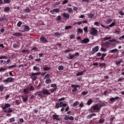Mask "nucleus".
<instances>
[{
	"label": "nucleus",
	"mask_w": 124,
	"mask_h": 124,
	"mask_svg": "<svg viewBox=\"0 0 124 124\" xmlns=\"http://www.w3.org/2000/svg\"><path fill=\"white\" fill-rule=\"evenodd\" d=\"M11 105L8 103H5L4 105H2L1 108L3 110L4 113H12L13 112V109L11 108ZM7 108H9L7 109Z\"/></svg>",
	"instance_id": "obj_1"
},
{
	"label": "nucleus",
	"mask_w": 124,
	"mask_h": 124,
	"mask_svg": "<svg viewBox=\"0 0 124 124\" xmlns=\"http://www.w3.org/2000/svg\"><path fill=\"white\" fill-rule=\"evenodd\" d=\"M101 110L99 104H95L91 107V112L92 113H98Z\"/></svg>",
	"instance_id": "obj_2"
},
{
	"label": "nucleus",
	"mask_w": 124,
	"mask_h": 124,
	"mask_svg": "<svg viewBox=\"0 0 124 124\" xmlns=\"http://www.w3.org/2000/svg\"><path fill=\"white\" fill-rule=\"evenodd\" d=\"M40 74H41V72H38L36 73H32L31 75V77L32 80H33V81H36V79H37V77H36L35 76L36 75H40Z\"/></svg>",
	"instance_id": "obj_3"
},
{
	"label": "nucleus",
	"mask_w": 124,
	"mask_h": 124,
	"mask_svg": "<svg viewBox=\"0 0 124 124\" xmlns=\"http://www.w3.org/2000/svg\"><path fill=\"white\" fill-rule=\"evenodd\" d=\"M90 33L92 35H97V33H98V31L97 30L95 29L94 28H92L90 30Z\"/></svg>",
	"instance_id": "obj_4"
},
{
	"label": "nucleus",
	"mask_w": 124,
	"mask_h": 124,
	"mask_svg": "<svg viewBox=\"0 0 124 124\" xmlns=\"http://www.w3.org/2000/svg\"><path fill=\"white\" fill-rule=\"evenodd\" d=\"M67 106V104L66 103H63V102H60L59 103L60 107H62L61 109V112H63L64 111L65 109L64 107H66Z\"/></svg>",
	"instance_id": "obj_5"
},
{
	"label": "nucleus",
	"mask_w": 124,
	"mask_h": 124,
	"mask_svg": "<svg viewBox=\"0 0 124 124\" xmlns=\"http://www.w3.org/2000/svg\"><path fill=\"white\" fill-rule=\"evenodd\" d=\"M71 87L74 88L72 90V93H76L77 91H78V89L77 88H80V86L79 85H74V84H72L71 85Z\"/></svg>",
	"instance_id": "obj_6"
},
{
	"label": "nucleus",
	"mask_w": 124,
	"mask_h": 124,
	"mask_svg": "<svg viewBox=\"0 0 124 124\" xmlns=\"http://www.w3.org/2000/svg\"><path fill=\"white\" fill-rule=\"evenodd\" d=\"M98 50H99V47L98 46H95L92 49V51H91L92 55H93V54H95L96 52H98Z\"/></svg>",
	"instance_id": "obj_7"
},
{
	"label": "nucleus",
	"mask_w": 124,
	"mask_h": 124,
	"mask_svg": "<svg viewBox=\"0 0 124 124\" xmlns=\"http://www.w3.org/2000/svg\"><path fill=\"white\" fill-rule=\"evenodd\" d=\"M79 54L78 52H77L75 54V55H72L70 53L68 54L69 60H72V59L74 58L75 57H77L79 56Z\"/></svg>",
	"instance_id": "obj_8"
},
{
	"label": "nucleus",
	"mask_w": 124,
	"mask_h": 124,
	"mask_svg": "<svg viewBox=\"0 0 124 124\" xmlns=\"http://www.w3.org/2000/svg\"><path fill=\"white\" fill-rule=\"evenodd\" d=\"M13 81H14V78H8L4 80L3 82V83H6V84H7V83H11L13 82Z\"/></svg>",
	"instance_id": "obj_9"
},
{
	"label": "nucleus",
	"mask_w": 124,
	"mask_h": 124,
	"mask_svg": "<svg viewBox=\"0 0 124 124\" xmlns=\"http://www.w3.org/2000/svg\"><path fill=\"white\" fill-rule=\"evenodd\" d=\"M42 93L44 95H51V93L48 91L47 89L43 90Z\"/></svg>",
	"instance_id": "obj_10"
},
{
	"label": "nucleus",
	"mask_w": 124,
	"mask_h": 124,
	"mask_svg": "<svg viewBox=\"0 0 124 124\" xmlns=\"http://www.w3.org/2000/svg\"><path fill=\"white\" fill-rule=\"evenodd\" d=\"M89 42H90V39L88 38H86L80 41V43L82 44H88Z\"/></svg>",
	"instance_id": "obj_11"
},
{
	"label": "nucleus",
	"mask_w": 124,
	"mask_h": 124,
	"mask_svg": "<svg viewBox=\"0 0 124 124\" xmlns=\"http://www.w3.org/2000/svg\"><path fill=\"white\" fill-rule=\"evenodd\" d=\"M64 120L65 121H68V120H70V121H74V117L73 116H66L64 118Z\"/></svg>",
	"instance_id": "obj_12"
},
{
	"label": "nucleus",
	"mask_w": 124,
	"mask_h": 124,
	"mask_svg": "<svg viewBox=\"0 0 124 124\" xmlns=\"http://www.w3.org/2000/svg\"><path fill=\"white\" fill-rule=\"evenodd\" d=\"M29 98V95L25 94L24 95L21 96V98L23 100V102L28 101V98Z\"/></svg>",
	"instance_id": "obj_13"
},
{
	"label": "nucleus",
	"mask_w": 124,
	"mask_h": 124,
	"mask_svg": "<svg viewBox=\"0 0 124 124\" xmlns=\"http://www.w3.org/2000/svg\"><path fill=\"white\" fill-rule=\"evenodd\" d=\"M40 41H41V42H43V43H48V40H47V39H46V38H45V37L42 36L40 37Z\"/></svg>",
	"instance_id": "obj_14"
},
{
	"label": "nucleus",
	"mask_w": 124,
	"mask_h": 124,
	"mask_svg": "<svg viewBox=\"0 0 124 124\" xmlns=\"http://www.w3.org/2000/svg\"><path fill=\"white\" fill-rule=\"evenodd\" d=\"M111 45V43L109 42H106L103 43V45L105 46L106 47V48H109L110 47V45Z\"/></svg>",
	"instance_id": "obj_15"
},
{
	"label": "nucleus",
	"mask_w": 124,
	"mask_h": 124,
	"mask_svg": "<svg viewBox=\"0 0 124 124\" xmlns=\"http://www.w3.org/2000/svg\"><path fill=\"white\" fill-rule=\"evenodd\" d=\"M30 31V26L28 25H25L24 30H22V32H25V31Z\"/></svg>",
	"instance_id": "obj_16"
},
{
	"label": "nucleus",
	"mask_w": 124,
	"mask_h": 124,
	"mask_svg": "<svg viewBox=\"0 0 124 124\" xmlns=\"http://www.w3.org/2000/svg\"><path fill=\"white\" fill-rule=\"evenodd\" d=\"M60 10L59 8L54 9L53 10L50 11V13H51V14H54L55 13H59Z\"/></svg>",
	"instance_id": "obj_17"
},
{
	"label": "nucleus",
	"mask_w": 124,
	"mask_h": 124,
	"mask_svg": "<svg viewBox=\"0 0 124 124\" xmlns=\"http://www.w3.org/2000/svg\"><path fill=\"white\" fill-rule=\"evenodd\" d=\"M63 17L66 19V20H67L68 18H69V14L68 13H63Z\"/></svg>",
	"instance_id": "obj_18"
},
{
	"label": "nucleus",
	"mask_w": 124,
	"mask_h": 124,
	"mask_svg": "<svg viewBox=\"0 0 124 124\" xmlns=\"http://www.w3.org/2000/svg\"><path fill=\"white\" fill-rule=\"evenodd\" d=\"M119 98H120V97L119 96H116L114 98L112 97V98H110L109 100L110 101H111V102H114V101H115V100H118V99H119Z\"/></svg>",
	"instance_id": "obj_19"
},
{
	"label": "nucleus",
	"mask_w": 124,
	"mask_h": 124,
	"mask_svg": "<svg viewBox=\"0 0 124 124\" xmlns=\"http://www.w3.org/2000/svg\"><path fill=\"white\" fill-rule=\"evenodd\" d=\"M118 51L119 50H118V49L115 48V49H111V50H109L108 51V53L109 54H112L113 53H118Z\"/></svg>",
	"instance_id": "obj_20"
},
{
	"label": "nucleus",
	"mask_w": 124,
	"mask_h": 124,
	"mask_svg": "<svg viewBox=\"0 0 124 124\" xmlns=\"http://www.w3.org/2000/svg\"><path fill=\"white\" fill-rule=\"evenodd\" d=\"M23 93L25 94H28V93H30V90L29 88H25L23 89Z\"/></svg>",
	"instance_id": "obj_21"
},
{
	"label": "nucleus",
	"mask_w": 124,
	"mask_h": 124,
	"mask_svg": "<svg viewBox=\"0 0 124 124\" xmlns=\"http://www.w3.org/2000/svg\"><path fill=\"white\" fill-rule=\"evenodd\" d=\"M52 118L53 120H56V121H60V119L59 118V115L54 114L52 116Z\"/></svg>",
	"instance_id": "obj_22"
},
{
	"label": "nucleus",
	"mask_w": 124,
	"mask_h": 124,
	"mask_svg": "<svg viewBox=\"0 0 124 124\" xmlns=\"http://www.w3.org/2000/svg\"><path fill=\"white\" fill-rule=\"evenodd\" d=\"M42 93H43L41 91H39L35 93V95H38V96L42 97L43 95Z\"/></svg>",
	"instance_id": "obj_23"
},
{
	"label": "nucleus",
	"mask_w": 124,
	"mask_h": 124,
	"mask_svg": "<svg viewBox=\"0 0 124 124\" xmlns=\"http://www.w3.org/2000/svg\"><path fill=\"white\" fill-rule=\"evenodd\" d=\"M13 35L14 36H22V34L20 32H16L13 34Z\"/></svg>",
	"instance_id": "obj_24"
},
{
	"label": "nucleus",
	"mask_w": 124,
	"mask_h": 124,
	"mask_svg": "<svg viewBox=\"0 0 124 124\" xmlns=\"http://www.w3.org/2000/svg\"><path fill=\"white\" fill-rule=\"evenodd\" d=\"M84 72H86V70H84L83 71L78 72L76 76H80V75H83V74H84Z\"/></svg>",
	"instance_id": "obj_25"
},
{
	"label": "nucleus",
	"mask_w": 124,
	"mask_h": 124,
	"mask_svg": "<svg viewBox=\"0 0 124 124\" xmlns=\"http://www.w3.org/2000/svg\"><path fill=\"white\" fill-rule=\"evenodd\" d=\"M50 70H51V67H45L43 68L44 71H49Z\"/></svg>",
	"instance_id": "obj_26"
},
{
	"label": "nucleus",
	"mask_w": 124,
	"mask_h": 124,
	"mask_svg": "<svg viewBox=\"0 0 124 124\" xmlns=\"http://www.w3.org/2000/svg\"><path fill=\"white\" fill-rule=\"evenodd\" d=\"M112 21H113V20H112L111 18H108V19H107V24L108 25H109V24H111V23H112Z\"/></svg>",
	"instance_id": "obj_27"
},
{
	"label": "nucleus",
	"mask_w": 124,
	"mask_h": 124,
	"mask_svg": "<svg viewBox=\"0 0 124 124\" xmlns=\"http://www.w3.org/2000/svg\"><path fill=\"white\" fill-rule=\"evenodd\" d=\"M106 56H107V54L105 53L102 54V57L100 58V60L101 61H104V57H106Z\"/></svg>",
	"instance_id": "obj_28"
},
{
	"label": "nucleus",
	"mask_w": 124,
	"mask_h": 124,
	"mask_svg": "<svg viewBox=\"0 0 124 124\" xmlns=\"http://www.w3.org/2000/svg\"><path fill=\"white\" fill-rule=\"evenodd\" d=\"M51 82H52V80L50 78L47 79L45 81V83L46 84H50Z\"/></svg>",
	"instance_id": "obj_29"
},
{
	"label": "nucleus",
	"mask_w": 124,
	"mask_h": 124,
	"mask_svg": "<svg viewBox=\"0 0 124 124\" xmlns=\"http://www.w3.org/2000/svg\"><path fill=\"white\" fill-rule=\"evenodd\" d=\"M3 90H4V86L3 84H1L0 85V92H3Z\"/></svg>",
	"instance_id": "obj_30"
},
{
	"label": "nucleus",
	"mask_w": 124,
	"mask_h": 124,
	"mask_svg": "<svg viewBox=\"0 0 124 124\" xmlns=\"http://www.w3.org/2000/svg\"><path fill=\"white\" fill-rule=\"evenodd\" d=\"M24 12H25V13H30L31 10H30L29 8H27L24 10Z\"/></svg>",
	"instance_id": "obj_31"
},
{
	"label": "nucleus",
	"mask_w": 124,
	"mask_h": 124,
	"mask_svg": "<svg viewBox=\"0 0 124 124\" xmlns=\"http://www.w3.org/2000/svg\"><path fill=\"white\" fill-rule=\"evenodd\" d=\"M33 68L34 70H36V71H40V68H39L36 66H34Z\"/></svg>",
	"instance_id": "obj_32"
},
{
	"label": "nucleus",
	"mask_w": 124,
	"mask_h": 124,
	"mask_svg": "<svg viewBox=\"0 0 124 124\" xmlns=\"http://www.w3.org/2000/svg\"><path fill=\"white\" fill-rule=\"evenodd\" d=\"M93 116H96V114L95 113H92L91 114H90L88 116V118L89 119H91V118H93Z\"/></svg>",
	"instance_id": "obj_33"
},
{
	"label": "nucleus",
	"mask_w": 124,
	"mask_h": 124,
	"mask_svg": "<svg viewBox=\"0 0 124 124\" xmlns=\"http://www.w3.org/2000/svg\"><path fill=\"white\" fill-rule=\"evenodd\" d=\"M10 10L9 7H6L4 9V12H8Z\"/></svg>",
	"instance_id": "obj_34"
},
{
	"label": "nucleus",
	"mask_w": 124,
	"mask_h": 124,
	"mask_svg": "<svg viewBox=\"0 0 124 124\" xmlns=\"http://www.w3.org/2000/svg\"><path fill=\"white\" fill-rule=\"evenodd\" d=\"M99 66H100V67H105V66H106V63H100L99 64Z\"/></svg>",
	"instance_id": "obj_35"
},
{
	"label": "nucleus",
	"mask_w": 124,
	"mask_h": 124,
	"mask_svg": "<svg viewBox=\"0 0 124 124\" xmlns=\"http://www.w3.org/2000/svg\"><path fill=\"white\" fill-rule=\"evenodd\" d=\"M79 102L78 101H76V102H75L74 103V104H73V106L74 107H76V106H78V105H79Z\"/></svg>",
	"instance_id": "obj_36"
},
{
	"label": "nucleus",
	"mask_w": 124,
	"mask_h": 124,
	"mask_svg": "<svg viewBox=\"0 0 124 124\" xmlns=\"http://www.w3.org/2000/svg\"><path fill=\"white\" fill-rule=\"evenodd\" d=\"M93 103V100L92 99H90L87 102V105H91Z\"/></svg>",
	"instance_id": "obj_37"
},
{
	"label": "nucleus",
	"mask_w": 124,
	"mask_h": 124,
	"mask_svg": "<svg viewBox=\"0 0 124 124\" xmlns=\"http://www.w3.org/2000/svg\"><path fill=\"white\" fill-rule=\"evenodd\" d=\"M56 91H57L56 88H52L49 90V92H50L51 93H54V92H56Z\"/></svg>",
	"instance_id": "obj_38"
},
{
	"label": "nucleus",
	"mask_w": 124,
	"mask_h": 124,
	"mask_svg": "<svg viewBox=\"0 0 124 124\" xmlns=\"http://www.w3.org/2000/svg\"><path fill=\"white\" fill-rule=\"evenodd\" d=\"M44 79H50V74H47L44 78Z\"/></svg>",
	"instance_id": "obj_39"
},
{
	"label": "nucleus",
	"mask_w": 124,
	"mask_h": 124,
	"mask_svg": "<svg viewBox=\"0 0 124 124\" xmlns=\"http://www.w3.org/2000/svg\"><path fill=\"white\" fill-rule=\"evenodd\" d=\"M66 9L67 10H68V12H69V13H71V12L73 11V10L71 8L68 7Z\"/></svg>",
	"instance_id": "obj_40"
},
{
	"label": "nucleus",
	"mask_w": 124,
	"mask_h": 124,
	"mask_svg": "<svg viewBox=\"0 0 124 124\" xmlns=\"http://www.w3.org/2000/svg\"><path fill=\"white\" fill-rule=\"evenodd\" d=\"M88 18H93L94 17V15L93 14H90L88 15Z\"/></svg>",
	"instance_id": "obj_41"
},
{
	"label": "nucleus",
	"mask_w": 124,
	"mask_h": 124,
	"mask_svg": "<svg viewBox=\"0 0 124 124\" xmlns=\"http://www.w3.org/2000/svg\"><path fill=\"white\" fill-rule=\"evenodd\" d=\"M22 24H23V22H22V21H19L17 23V27H19V28H20L21 27V26H22Z\"/></svg>",
	"instance_id": "obj_42"
},
{
	"label": "nucleus",
	"mask_w": 124,
	"mask_h": 124,
	"mask_svg": "<svg viewBox=\"0 0 124 124\" xmlns=\"http://www.w3.org/2000/svg\"><path fill=\"white\" fill-rule=\"evenodd\" d=\"M109 39H112L111 37H106L104 38V41H106V40H109Z\"/></svg>",
	"instance_id": "obj_43"
},
{
	"label": "nucleus",
	"mask_w": 124,
	"mask_h": 124,
	"mask_svg": "<svg viewBox=\"0 0 124 124\" xmlns=\"http://www.w3.org/2000/svg\"><path fill=\"white\" fill-rule=\"evenodd\" d=\"M51 88H54V89H57V84H52L50 85Z\"/></svg>",
	"instance_id": "obj_44"
},
{
	"label": "nucleus",
	"mask_w": 124,
	"mask_h": 124,
	"mask_svg": "<svg viewBox=\"0 0 124 124\" xmlns=\"http://www.w3.org/2000/svg\"><path fill=\"white\" fill-rule=\"evenodd\" d=\"M3 59H5V60H6V59H7V57L5 55L0 56V60H2Z\"/></svg>",
	"instance_id": "obj_45"
},
{
	"label": "nucleus",
	"mask_w": 124,
	"mask_h": 124,
	"mask_svg": "<svg viewBox=\"0 0 124 124\" xmlns=\"http://www.w3.org/2000/svg\"><path fill=\"white\" fill-rule=\"evenodd\" d=\"M5 3H10V0H4L3 4H5Z\"/></svg>",
	"instance_id": "obj_46"
},
{
	"label": "nucleus",
	"mask_w": 124,
	"mask_h": 124,
	"mask_svg": "<svg viewBox=\"0 0 124 124\" xmlns=\"http://www.w3.org/2000/svg\"><path fill=\"white\" fill-rule=\"evenodd\" d=\"M14 122H15V118L13 117V118H11L9 119V122L10 123H13Z\"/></svg>",
	"instance_id": "obj_47"
},
{
	"label": "nucleus",
	"mask_w": 124,
	"mask_h": 124,
	"mask_svg": "<svg viewBox=\"0 0 124 124\" xmlns=\"http://www.w3.org/2000/svg\"><path fill=\"white\" fill-rule=\"evenodd\" d=\"M58 70H63V66H62V65H59L58 66Z\"/></svg>",
	"instance_id": "obj_48"
},
{
	"label": "nucleus",
	"mask_w": 124,
	"mask_h": 124,
	"mask_svg": "<svg viewBox=\"0 0 124 124\" xmlns=\"http://www.w3.org/2000/svg\"><path fill=\"white\" fill-rule=\"evenodd\" d=\"M78 33H83V29H78Z\"/></svg>",
	"instance_id": "obj_49"
},
{
	"label": "nucleus",
	"mask_w": 124,
	"mask_h": 124,
	"mask_svg": "<svg viewBox=\"0 0 124 124\" xmlns=\"http://www.w3.org/2000/svg\"><path fill=\"white\" fill-rule=\"evenodd\" d=\"M32 91H34V87L31 85L30 86L29 91L31 92Z\"/></svg>",
	"instance_id": "obj_50"
},
{
	"label": "nucleus",
	"mask_w": 124,
	"mask_h": 124,
	"mask_svg": "<svg viewBox=\"0 0 124 124\" xmlns=\"http://www.w3.org/2000/svg\"><path fill=\"white\" fill-rule=\"evenodd\" d=\"M71 28H72L71 26H67L65 27V30L67 31V30H69V29H71Z\"/></svg>",
	"instance_id": "obj_51"
},
{
	"label": "nucleus",
	"mask_w": 124,
	"mask_h": 124,
	"mask_svg": "<svg viewBox=\"0 0 124 124\" xmlns=\"http://www.w3.org/2000/svg\"><path fill=\"white\" fill-rule=\"evenodd\" d=\"M115 25H116V23H115V22H112L111 24H110L108 27H109V28H112L113 27H114V26H115Z\"/></svg>",
	"instance_id": "obj_52"
},
{
	"label": "nucleus",
	"mask_w": 124,
	"mask_h": 124,
	"mask_svg": "<svg viewBox=\"0 0 124 124\" xmlns=\"http://www.w3.org/2000/svg\"><path fill=\"white\" fill-rule=\"evenodd\" d=\"M54 35L56 37H58V36H61V33H59V32H55L54 33Z\"/></svg>",
	"instance_id": "obj_53"
},
{
	"label": "nucleus",
	"mask_w": 124,
	"mask_h": 124,
	"mask_svg": "<svg viewBox=\"0 0 124 124\" xmlns=\"http://www.w3.org/2000/svg\"><path fill=\"white\" fill-rule=\"evenodd\" d=\"M109 42H118L117 41V39H113L112 40H109Z\"/></svg>",
	"instance_id": "obj_54"
},
{
	"label": "nucleus",
	"mask_w": 124,
	"mask_h": 124,
	"mask_svg": "<svg viewBox=\"0 0 124 124\" xmlns=\"http://www.w3.org/2000/svg\"><path fill=\"white\" fill-rule=\"evenodd\" d=\"M81 94L82 95H86L88 94V91L83 92L81 93Z\"/></svg>",
	"instance_id": "obj_55"
},
{
	"label": "nucleus",
	"mask_w": 124,
	"mask_h": 124,
	"mask_svg": "<svg viewBox=\"0 0 124 124\" xmlns=\"http://www.w3.org/2000/svg\"><path fill=\"white\" fill-rule=\"evenodd\" d=\"M75 37V35L74 34H72V35H70L69 38L70 39H73Z\"/></svg>",
	"instance_id": "obj_56"
},
{
	"label": "nucleus",
	"mask_w": 124,
	"mask_h": 124,
	"mask_svg": "<svg viewBox=\"0 0 124 124\" xmlns=\"http://www.w3.org/2000/svg\"><path fill=\"white\" fill-rule=\"evenodd\" d=\"M99 106H100V109H101V108L104 107V106H106V104H105V103H102L101 104L99 105Z\"/></svg>",
	"instance_id": "obj_57"
},
{
	"label": "nucleus",
	"mask_w": 124,
	"mask_h": 124,
	"mask_svg": "<svg viewBox=\"0 0 124 124\" xmlns=\"http://www.w3.org/2000/svg\"><path fill=\"white\" fill-rule=\"evenodd\" d=\"M60 107V105L59 104V103H57L56 105H55V108H56V109H59V108Z\"/></svg>",
	"instance_id": "obj_58"
},
{
	"label": "nucleus",
	"mask_w": 124,
	"mask_h": 124,
	"mask_svg": "<svg viewBox=\"0 0 124 124\" xmlns=\"http://www.w3.org/2000/svg\"><path fill=\"white\" fill-rule=\"evenodd\" d=\"M101 51H102V52H106L107 51V49L103 47H101Z\"/></svg>",
	"instance_id": "obj_59"
},
{
	"label": "nucleus",
	"mask_w": 124,
	"mask_h": 124,
	"mask_svg": "<svg viewBox=\"0 0 124 124\" xmlns=\"http://www.w3.org/2000/svg\"><path fill=\"white\" fill-rule=\"evenodd\" d=\"M69 52H71V49H70V48L65 50L64 53H69Z\"/></svg>",
	"instance_id": "obj_60"
},
{
	"label": "nucleus",
	"mask_w": 124,
	"mask_h": 124,
	"mask_svg": "<svg viewBox=\"0 0 124 124\" xmlns=\"http://www.w3.org/2000/svg\"><path fill=\"white\" fill-rule=\"evenodd\" d=\"M57 20L58 21H61V20H62V16H59L57 17Z\"/></svg>",
	"instance_id": "obj_61"
},
{
	"label": "nucleus",
	"mask_w": 124,
	"mask_h": 124,
	"mask_svg": "<svg viewBox=\"0 0 124 124\" xmlns=\"http://www.w3.org/2000/svg\"><path fill=\"white\" fill-rule=\"evenodd\" d=\"M14 48H18V45L17 44H14L13 46Z\"/></svg>",
	"instance_id": "obj_62"
},
{
	"label": "nucleus",
	"mask_w": 124,
	"mask_h": 124,
	"mask_svg": "<svg viewBox=\"0 0 124 124\" xmlns=\"http://www.w3.org/2000/svg\"><path fill=\"white\" fill-rule=\"evenodd\" d=\"M83 30L85 32H88V27H85Z\"/></svg>",
	"instance_id": "obj_63"
},
{
	"label": "nucleus",
	"mask_w": 124,
	"mask_h": 124,
	"mask_svg": "<svg viewBox=\"0 0 124 124\" xmlns=\"http://www.w3.org/2000/svg\"><path fill=\"white\" fill-rule=\"evenodd\" d=\"M119 14H120V15H121L122 16H124V12H123L122 11H119Z\"/></svg>",
	"instance_id": "obj_64"
}]
</instances>
